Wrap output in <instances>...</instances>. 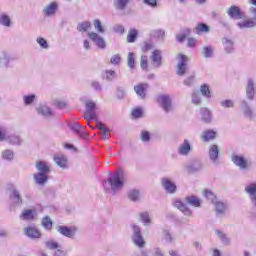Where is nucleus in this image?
<instances>
[{"instance_id": "obj_1", "label": "nucleus", "mask_w": 256, "mask_h": 256, "mask_svg": "<svg viewBox=\"0 0 256 256\" xmlns=\"http://www.w3.org/2000/svg\"><path fill=\"white\" fill-rule=\"evenodd\" d=\"M125 181V172L121 169L117 170L103 182L105 193H108L109 195H117V193L125 187Z\"/></svg>"}, {"instance_id": "obj_2", "label": "nucleus", "mask_w": 256, "mask_h": 256, "mask_svg": "<svg viewBox=\"0 0 256 256\" xmlns=\"http://www.w3.org/2000/svg\"><path fill=\"white\" fill-rule=\"evenodd\" d=\"M157 101L165 113H171V111H173V102L171 100V96L161 95L157 98Z\"/></svg>"}, {"instance_id": "obj_3", "label": "nucleus", "mask_w": 256, "mask_h": 256, "mask_svg": "<svg viewBox=\"0 0 256 256\" xmlns=\"http://www.w3.org/2000/svg\"><path fill=\"white\" fill-rule=\"evenodd\" d=\"M132 241L136 244L137 247H145V240L143 239V235H141V227L137 224L132 225Z\"/></svg>"}, {"instance_id": "obj_4", "label": "nucleus", "mask_w": 256, "mask_h": 256, "mask_svg": "<svg viewBox=\"0 0 256 256\" xmlns=\"http://www.w3.org/2000/svg\"><path fill=\"white\" fill-rule=\"evenodd\" d=\"M86 105V114H85V119L86 121H93V119H97V115L95 114V109H97V104L91 100L88 99L85 101Z\"/></svg>"}, {"instance_id": "obj_5", "label": "nucleus", "mask_w": 256, "mask_h": 256, "mask_svg": "<svg viewBox=\"0 0 256 256\" xmlns=\"http://www.w3.org/2000/svg\"><path fill=\"white\" fill-rule=\"evenodd\" d=\"M227 15L228 17H230V19L235 20L245 19L247 17V15H245V12H243L241 8H239V6L236 5H232L228 8Z\"/></svg>"}, {"instance_id": "obj_6", "label": "nucleus", "mask_w": 256, "mask_h": 256, "mask_svg": "<svg viewBox=\"0 0 256 256\" xmlns=\"http://www.w3.org/2000/svg\"><path fill=\"white\" fill-rule=\"evenodd\" d=\"M36 113L42 117H53L55 113L47 103H41L36 107Z\"/></svg>"}, {"instance_id": "obj_7", "label": "nucleus", "mask_w": 256, "mask_h": 256, "mask_svg": "<svg viewBox=\"0 0 256 256\" xmlns=\"http://www.w3.org/2000/svg\"><path fill=\"white\" fill-rule=\"evenodd\" d=\"M232 162L236 167H239V169L245 170L249 168V160H247L245 157L241 155H233L232 156Z\"/></svg>"}, {"instance_id": "obj_8", "label": "nucleus", "mask_w": 256, "mask_h": 256, "mask_svg": "<svg viewBox=\"0 0 256 256\" xmlns=\"http://www.w3.org/2000/svg\"><path fill=\"white\" fill-rule=\"evenodd\" d=\"M58 232L63 235L64 237H68L69 239H73L75 237V234L77 233V227L75 226H59Z\"/></svg>"}, {"instance_id": "obj_9", "label": "nucleus", "mask_w": 256, "mask_h": 256, "mask_svg": "<svg viewBox=\"0 0 256 256\" xmlns=\"http://www.w3.org/2000/svg\"><path fill=\"white\" fill-rule=\"evenodd\" d=\"M37 217V209H24L20 215L21 221H35Z\"/></svg>"}, {"instance_id": "obj_10", "label": "nucleus", "mask_w": 256, "mask_h": 256, "mask_svg": "<svg viewBox=\"0 0 256 256\" xmlns=\"http://www.w3.org/2000/svg\"><path fill=\"white\" fill-rule=\"evenodd\" d=\"M191 142L189 140L185 139L178 147V155H181L182 157H187L189 153L192 151Z\"/></svg>"}, {"instance_id": "obj_11", "label": "nucleus", "mask_w": 256, "mask_h": 256, "mask_svg": "<svg viewBox=\"0 0 256 256\" xmlns=\"http://www.w3.org/2000/svg\"><path fill=\"white\" fill-rule=\"evenodd\" d=\"M173 205L176 207V209H179V211H181V213H183V215L186 217H191V215H193L191 209H189V207H187V205H185V203H183L181 200H174Z\"/></svg>"}, {"instance_id": "obj_12", "label": "nucleus", "mask_w": 256, "mask_h": 256, "mask_svg": "<svg viewBox=\"0 0 256 256\" xmlns=\"http://www.w3.org/2000/svg\"><path fill=\"white\" fill-rule=\"evenodd\" d=\"M162 187L165 189L166 193L173 195L177 191V185L169 178H162Z\"/></svg>"}, {"instance_id": "obj_13", "label": "nucleus", "mask_w": 256, "mask_h": 256, "mask_svg": "<svg viewBox=\"0 0 256 256\" xmlns=\"http://www.w3.org/2000/svg\"><path fill=\"white\" fill-rule=\"evenodd\" d=\"M147 89H149V84L140 83L134 86V91L139 99H145L147 97Z\"/></svg>"}, {"instance_id": "obj_14", "label": "nucleus", "mask_w": 256, "mask_h": 256, "mask_svg": "<svg viewBox=\"0 0 256 256\" xmlns=\"http://www.w3.org/2000/svg\"><path fill=\"white\" fill-rule=\"evenodd\" d=\"M88 37L89 39H91V41L96 43L97 47H99L100 49H105V40L101 36H99V34L95 32H88Z\"/></svg>"}, {"instance_id": "obj_15", "label": "nucleus", "mask_w": 256, "mask_h": 256, "mask_svg": "<svg viewBox=\"0 0 256 256\" xmlns=\"http://www.w3.org/2000/svg\"><path fill=\"white\" fill-rule=\"evenodd\" d=\"M10 199L15 205H22L23 199L21 198V192H19L15 186L10 188Z\"/></svg>"}, {"instance_id": "obj_16", "label": "nucleus", "mask_w": 256, "mask_h": 256, "mask_svg": "<svg viewBox=\"0 0 256 256\" xmlns=\"http://www.w3.org/2000/svg\"><path fill=\"white\" fill-rule=\"evenodd\" d=\"M35 167L38 173H44L45 175H49L51 173V164L45 161H37L35 163Z\"/></svg>"}, {"instance_id": "obj_17", "label": "nucleus", "mask_w": 256, "mask_h": 256, "mask_svg": "<svg viewBox=\"0 0 256 256\" xmlns=\"http://www.w3.org/2000/svg\"><path fill=\"white\" fill-rule=\"evenodd\" d=\"M24 231L25 235L30 239H39L41 237V232L35 226H28Z\"/></svg>"}, {"instance_id": "obj_18", "label": "nucleus", "mask_w": 256, "mask_h": 256, "mask_svg": "<svg viewBox=\"0 0 256 256\" xmlns=\"http://www.w3.org/2000/svg\"><path fill=\"white\" fill-rule=\"evenodd\" d=\"M246 97L249 99V101H253L255 97V82H253V79H248L246 86Z\"/></svg>"}, {"instance_id": "obj_19", "label": "nucleus", "mask_w": 256, "mask_h": 256, "mask_svg": "<svg viewBox=\"0 0 256 256\" xmlns=\"http://www.w3.org/2000/svg\"><path fill=\"white\" fill-rule=\"evenodd\" d=\"M209 159L212 163H217L219 159V146L213 144L210 146L208 151Z\"/></svg>"}, {"instance_id": "obj_20", "label": "nucleus", "mask_w": 256, "mask_h": 256, "mask_svg": "<svg viewBox=\"0 0 256 256\" xmlns=\"http://www.w3.org/2000/svg\"><path fill=\"white\" fill-rule=\"evenodd\" d=\"M201 121L204 123H211L213 121V114L209 108H201L200 109Z\"/></svg>"}, {"instance_id": "obj_21", "label": "nucleus", "mask_w": 256, "mask_h": 256, "mask_svg": "<svg viewBox=\"0 0 256 256\" xmlns=\"http://www.w3.org/2000/svg\"><path fill=\"white\" fill-rule=\"evenodd\" d=\"M6 143H9V145H23V139H21V136L18 134H8V137L6 138Z\"/></svg>"}, {"instance_id": "obj_22", "label": "nucleus", "mask_w": 256, "mask_h": 256, "mask_svg": "<svg viewBox=\"0 0 256 256\" xmlns=\"http://www.w3.org/2000/svg\"><path fill=\"white\" fill-rule=\"evenodd\" d=\"M54 163L62 169H67V157L63 154L54 155Z\"/></svg>"}, {"instance_id": "obj_23", "label": "nucleus", "mask_w": 256, "mask_h": 256, "mask_svg": "<svg viewBox=\"0 0 256 256\" xmlns=\"http://www.w3.org/2000/svg\"><path fill=\"white\" fill-rule=\"evenodd\" d=\"M49 174H44L42 172H37L34 174V181L37 185H45V182L48 181Z\"/></svg>"}, {"instance_id": "obj_24", "label": "nucleus", "mask_w": 256, "mask_h": 256, "mask_svg": "<svg viewBox=\"0 0 256 256\" xmlns=\"http://www.w3.org/2000/svg\"><path fill=\"white\" fill-rule=\"evenodd\" d=\"M57 7V3H50L43 9L44 15H46V17H51V15H55V13H57Z\"/></svg>"}, {"instance_id": "obj_25", "label": "nucleus", "mask_w": 256, "mask_h": 256, "mask_svg": "<svg viewBox=\"0 0 256 256\" xmlns=\"http://www.w3.org/2000/svg\"><path fill=\"white\" fill-rule=\"evenodd\" d=\"M210 31L211 28L205 23H198L194 28V33H196V35H203V33H209Z\"/></svg>"}, {"instance_id": "obj_26", "label": "nucleus", "mask_w": 256, "mask_h": 256, "mask_svg": "<svg viewBox=\"0 0 256 256\" xmlns=\"http://www.w3.org/2000/svg\"><path fill=\"white\" fill-rule=\"evenodd\" d=\"M216 215L218 217H221V215H225V212L227 211V205L221 201H217L214 203Z\"/></svg>"}, {"instance_id": "obj_27", "label": "nucleus", "mask_w": 256, "mask_h": 256, "mask_svg": "<svg viewBox=\"0 0 256 256\" xmlns=\"http://www.w3.org/2000/svg\"><path fill=\"white\" fill-rule=\"evenodd\" d=\"M217 137V132L214 130H206L202 133L201 139L202 141H205L206 143L209 141H213Z\"/></svg>"}, {"instance_id": "obj_28", "label": "nucleus", "mask_w": 256, "mask_h": 256, "mask_svg": "<svg viewBox=\"0 0 256 256\" xmlns=\"http://www.w3.org/2000/svg\"><path fill=\"white\" fill-rule=\"evenodd\" d=\"M96 127L102 132V139H109L111 137V132L109 131V128L105 127V124L98 122Z\"/></svg>"}, {"instance_id": "obj_29", "label": "nucleus", "mask_w": 256, "mask_h": 256, "mask_svg": "<svg viewBox=\"0 0 256 256\" xmlns=\"http://www.w3.org/2000/svg\"><path fill=\"white\" fill-rule=\"evenodd\" d=\"M237 26L239 27V29H251L253 27H256V20L254 18V20H246L243 22H238Z\"/></svg>"}, {"instance_id": "obj_30", "label": "nucleus", "mask_w": 256, "mask_h": 256, "mask_svg": "<svg viewBox=\"0 0 256 256\" xmlns=\"http://www.w3.org/2000/svg\"><path fill=\"white\" fill-rule=\"evenodd\" d=\"M245 117H253V110L247 101L243 100L240 105Z\"/></svg>"}, {"instance_id": "obj_31", "label": "nucleus", "mask_w": 256, "mask_h": 256, "mask_svg": "<svg viewBox=\"0 0 256 256\" xmlns=\"http://www.w3.org/2000/svg\"><path fill=\"white\" fill-rule=\"evenodd\" d=\"M186 202L188 205H191V207H201V200L195 195L186 197Z\"/></svg>"}, {"instance_id": "obj_32", "label": "nucleus", "mask_w": 256, "mask_h": 256, "mask_svg": "<svg viewBox=\"0 0 256 256\" xmlns=\"http://www.w3.org/2000/svg\"><path fill=\"white\" fill-rule=\"evenodd\" d=\"M130 0H115L114 7L117 11H125L127 9V5H129Z\"/></svg>"}, {"instance_id": "obj_33", "label": "nucleus", "mask_w": 256, "mask_h": 256, "mask_svg": "<svg viewBox=\"0 0 256 256\" xmlns=\"http://www.w3.org/2000/svg\"><path fill=\"white\" fill-rule=\"evenodd\" d=\"M215 233H216L217 237H219V239L221 240L223 245H231V238H228L227 234H225L221 230H216Z\"/></svg>"}, {"instance_id": "obj_34", "label": "nucleus", "mask_w": 256, "mask_h": 256, "mask_svg": "<svg viewBox=\"0 0 256 256\" xmlns=\"http://www.w3.org/2000/svg\"><path fill=\"white\" fill-rule=\"evenodd\" d=\"M222 43L226 53H233V51H235V48L233 47L234 43L231 39L223 38Z\"/></svg>"}, {"instance_id": "obj_35", "label": "nucleus", "mask_w": 256, "mask_h": 256, "mask_svg": "<svg viewBox=\"0 0 256 256\" xmlns=\"http://www.w3.org/2000/svg\"><path fill=\"white\" fill-rule=\"evenodd\" d=\"M102 78L106 81H113V79H117V72L115 70H106L102 73Z\"/></svg>"}, {"instance_id": "obj_36", "label": "nucleus", "mask_w": 256, "mask_h": 256, "mask_svg": "<svg viewBox=\"0 0 256 256\" xmlns=\"http://www.w3.org/2000/svg\"><path fill=\"white\" fill-rule=\"evenodd\" d=\"M89 29H91V22L89 21L81 22L77 26V31H79L80 33H87Z\"/></svg>"}, {"instance_id": "obj_37", "label": "nucleus", "mask_w": 256, "mask_h": 256, "mask_svg": "<svg viewBox=\"0 0 256 256\" xmlns=\"http://www.w3.org/2000/svg\"><path fill=\"white\" fill-rule=\"evenodd\" d=\"M152 62L156 65H161L162 57L161 50H154L151 55Z\"/></svg>"}, {"instance_id": "obj_38", "label": "nucleus", "mask_w": 256, "mask_h": 256, "mask_svg": "<svg viewBox=\"0 0 256 256\" xmlns=\"http://www.w3.org/2000/svg\"><path fill=\"white\" fill-rule=\"evenodd\" d=\"M0 25H3V27H11V18L9 15L5 13L0 14Z\"/></svg>"}, {"instance_id": "obj_39", "label": "nucleus", "mask_w": 256, "mask_h": 256, "mask_svg": "<svg viewBox=\"0 0 256 256\" xmlns=\"http://www.w3.org/2000/svg\"><path fill=\"white\" fill-rule=\"evenodd\" d=\"M14 158L15 152H13V150L6 149L2 151V159L5 161H13Z\"/></svg>"}, {"instance_id": "obj_40", "label": "nucleus", "mask_w": 256, "mask_h": 256, "mask_svg": "<svg viewBox=\"0 0 256 256\" xmlns=\"http://www.w3.org/2000/svg\"><path fill=\"white\" fill-rule=\"evenodd\" d=\"M200 93L203 95V97H206V99H211V89L209 88V85L203 84L200 86Z\"/></svg>"}, {"instance_id": "obj_41", "label": "nucleus", "mask_w": 256, "mask_h": 256, "mask_svg": "<svg viewBox=\"0 0 256 256\" xmlns=\"http://www.w3.org/2000/svg\"><path fill=\"white\" fill-rule=\"evenodd\" d=\"M42 227L46 229V231H51V229H53V221H51L49 216L42 219Z\"/></svg>"}, {"instance_id": "obj_42", "label": "nucleus", "mask_w": 256, "mask_h": 256, "mask_svg": "<svg viewBox=\"0 0 256 256\" xmlns=\"http://www.w3.org/2000/svg\"><path fill=\"white\" fill-rule=\"evenodd\" d=\"M37 100V96L35 94H29L23 96L24 105H33Z\"/></svg>"}, {"instance_id": "obj_43", "label": "nucleus", "mask_w": 256, "mask_h": 256, "mask_svg": "<svg viewBox=\"0 0 256 256\" xmlns=\"http://www.w3.org/2000/svg\"><path fill=\"white\" fill-rule=\"evenodd\" d=\"M245 191H246V193H248L250 199H251L252 197H255V195H256V183L248 184V185L245 187Z\"/></svg>"}, {"instance_id": "obj_44", "label": "nucleus", "mask_w": 256, "mask_h": 256, "mask_svg": "<svg viewBox=\"0 0 256 256\" xmlns=\"http://www.w3.org/2000/svg\"><path fill=\"white\" fill-rule=\"evenodd\" d=\"M204 197L208 200L211 201V203H213V205L215 203H217V196L211 192V190H205L204 191Z\"/></svg>"}, {"instance_id": "obj_45", "label": "nucleus", "mask_w": 256, "mask_h": 256, "mask_svg": "<svg viewBox=\"0 0 256 256\" xmlns=\"http://www.w3.org/2000/svg\"><path fill=\"white\" fill-rule=\"evenodd\" d=\"M140 139L143 143H149V141H151V133L147 130H143L140 134Z\"/></svg>"}, {"instance_id": "obj_46", "label": "nucleus", "mask_w": 256, "mask_h": 256, "mask_svg": "<svg viewBox=\"0 0 256 256\" xmlns=\"http://www.w3.org/2000/svg\"><path fill=\"white\" fill-rule=\"evenodd\" d=\"M137 34L138 32L136 29H131L127 36L128 43H135V39H137Z\"/></svg>"}, {"instance_id": "obj_47", "label": "nucleus", "mask_w": 256, "mask_h": 256, "mask_svg": "<svg viewBox=\"0 0 256 256\" xmlns=\"http://www.w3.org/2000/svg\"><path fill=\"white\" fill-rule=\"evenodd\" d=\"M140 219L144 225H151V217L147 212L140 213Z\"/></svg>"}, {"instance_id": "obj_48", "label": "nucleus", "mask_w": 256, "mask_h": 256, "mask_svg": "<svg viewBox=\"0 0 256 256\" xmlns=\"http://www.w3.org/2000/svg\"><path fill=\"white\" fill-rule=\"evenodd\" d=\"M68 127L76 135L81 131V126L77 122H70V123H68Z\"/></svg>"}, {"instance_id": "obj_49", "label": "nucleus", "mask_w": 256, "mask_h": 256, "mask_svg": "<svg viewBox=\"0 0 256 256\" xmlns=\"http://www.w3.org/2000/svg\"><path fill=\"white\" fill-rule=\"evenodd\" d=\"M139 191L138 190H130L128 192V199H130V201H139Z\"/></svg>"}, {"instance_id": "obj_50", "label": "nucleus", "mask_w": 256, "mask_h": 256, "mask_svg": "<svg viewBox=\"0 0 256 256\" xmlns=\"http://www.w3.org/2000/svg\"><path fill=\"white\" fill-rule=\"evenodd\" d=\"M202 55H204L206 58L213 57V47L205 46L202 48Z\"/></svg>"}, {"instance_id": "obj_51", "label": "nucleus", "mask_w": 256, "mask_h": 256, "mask_svg": "<svg viewBox=\"0 0 256 256\" xmlns=\"http://www.w3.org/2000/svg\"><path fill=\"white\" fill-rule=\"evenodd\" d=\"M220 105L221 107H224V109H231L235 107V102H233V100H222Z\"/></svg>"}, {"instance_id": "obj_52", "label": "nucleus", "mask_w": 256, "mask_h": 256, "mask_svg": "<svg viewBox=\"0 0 256 256\" xmlns=\"http://www.w3.org/2000/svg\"><path fill=\"white\" fill-rule=\"evenodd\" d=\"M94 28L98 33H105V28H103V24H101V20H94Z\"/></svg>"}, {"instance_id": "obj_53", "label": "nucleus", "mask_w": 256, "mask_h": 256, "mask_svg": "<svg viewBox=\"0 0 256 256\" xmlns=\"http://www.w3.org/2000/svg\"><path fill=\"white\" fill-rule=\"evenodd\" d=\"M8 136L7 128L0 126V142L7 141Z\"/></svg>"}, {"instance_id": "obj_54", "label": "nucleus", "mask_w": 256, "mask_h": 256, "mask_svg": "<svg viewBox=\"0 0 256 256\" xmlns=\"http://www.w3.org/2000/svg\"><path fill=\"white\" fill-rule=\"evenodd\" d=\"M36 42L38 43V45H40L42 49H49V44L47 43V40H45V38L38 37L36 39Z\"/></svg>"}, {"instance_id": "obj_55", "label": "nucleus", "mask_w": 256, "mask_h": 256, "mask_svg": "<svg viewBox=\"0 0 256 256\" xmlns=\"http://www.w3.org/2000/svg\"><path fill=\"white\" fill-rule=\"evenodd\" d=\"M47 249H59V243L55 242V240H49L45 243Z\"/></svg>"}, {"instance_id": "obj_56", "label": "nucleus", "mask_w": 256, "mask_h": 256, "mask_svg": "<svg viewBox=\"0 0 256 256\" xmlns=\"http://www.w3.org/2000/svg\"><path fill=\"white\" fill-rule=\"evenodd\" d=\"M152 37H156V39H164L165 31L163 30H155L151 33Z\"/></svg>"}, {"instance_id": "obj_57", "label": "nucleus", "mask_w": 256, "mask_h": 256, "mask_svg": "<svg viewBox=\"0 0 256 256\" xmlns=\"http://www.w3.org/2000/svg\"><path fill=\"white\" fill-rule=\"evenodd\" d=\"M178 59V65H185L188 61H189V57H187L186 55L183 54H179L177 56Z\"/></svg>"}, {"instance_id": "obj_58", "label": "nucleus", "mask_w": 256, "mask_h": 256, "mask_svg": "<svg viewBox=\"0 0 256 256\" xmlns=\"http://www.w3.org/2000/svg\"><path fill=\"white\" fill-rule=\"evenodd\" d=\"M132 117L134 119H139V117H143V109L136 108L132 111Z\"/></svg>"}, {"instance_id": "obj_59", "label": "nucleus", "mask_w": 256, "mask_h": 256, "mask_svg": "<svg viewBox=\"0 0 256 256\" xmlns=\"http://www.w3.org/2000/svg\"><path fill=\"white\" fill-rule=\"evenodd\" d=\"M164 239L167 243H173V241H175V238H173L169 230H164Z\"/></svg>"}, {"instance_id": "obj_60", "label": "nucleus", "mask_w": 256, "mask_h": 256, "mask_svg": "<svg viewBox=\"0 0 256 256\" xmlns=\"http://www.w3.org/2000/svg\"><path fill=\"white\" fill-rule=\"evenodd\" d=\"M110 63H112V65H119V63H121V55H113L110 59Z\"/></svg>"}, {"instance_id": "obj_61", "label": "nucleus", "mask_w": 256, "mask_h": 256, "mask_svg": "<svg viewBox=\"0 0 256 256\" xmlns=\"http://www.w3.org/2000/svg\"><path fill=\"white\" fill-rule=\"evenodd\" d=\"M192 103L194 105H200V103H201V95H199L198 93H193L192 94Z\"/></svg>"}, {"instance_id": "obj_62", "label": "nucleus", "mask_w": 256, "mask_h": 256, "mask_svg": "<svg viewBox=\"0 0 256 256\" xmlns=\"http://www.w3.org/2000/svg\"><path fill=\"white\" fill-rule=\"evenodd\" d=\"M176 71L177 75H185L187 73V65H178Z\"/></svg>"}, {"instance_id": "obj_63", "label": "nucleus", "mask_w": 256, "mask_h": 256, "mask_svg": "<svg viewBox=\"0 0 256 256\" xmlns=\"http://www.w3.org/2000/svg\"><path fill=\"white\" fill-rule=\"evenodd\" d=\"M145 5H148L149 7H152L155 9L157 7V0H144Z\"/></svg>"}, {"instance_id": "obj_64", "label": "nucleus", "mask_w": 256, "mask_h": 256, "mask_svg": "<svg viewBox=\"0 0 256 256\" xmlns=\"http://www.w3.org/2000/svg\"><path fill=\"white\" fill-rule=\"evenodd\" d=\"M153 256H165V254L163 253V250H161V248L156 247L153 250Z\"/></svg>"}]
</instances>
